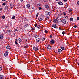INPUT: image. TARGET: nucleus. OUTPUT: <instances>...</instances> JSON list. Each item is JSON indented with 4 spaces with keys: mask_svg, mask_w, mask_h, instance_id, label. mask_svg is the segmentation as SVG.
<instances>
[{
    "mask_svg": "<svg viewBox=\"0 0 79 79\" xmlns=\"http://www.w3.org/2000/svg\"><path fill=\"white\" fill-rule=\"evenodd\" d=\"M15 18V15H13V16L11 18V19H14Z\"/></svg>",
    "mask_w": 79,
    "mask_h": 79,
    "instance_id": "23",
    "label": "nucleus"
},
{
    "mask_svg": "<svg viewBox=\"0 0 79 79\" xmlns=\"http://www.w3.org/2000/svg\"><path fill=\"white\" fill-rule=\"evenodd\" d=\"M6 5V3H4L3 4H2V5Z\"/></svg>",
    "mask_w": 79,
    "mask_h": 79,
    "instance_id": "44",
    "label": "nucleus"
},
{
    "mask_svg": "<svg viewBox=\"0 0 79 79\" xmlns=\"http://www.w3.org/2000/svg\"><path fill=\"white\" fill-rule=\"evenodd\" d=\"M7 49H10V46H7L6 47Z\"/></svg>",
    "mask_w": 79,
    "mask_h": 79,
    "instance_id": "19",
    "label": "nucleus"
},
{
    "mask_svg": "<svg viewBox=\"0 0 79 79\" xmlns=\"http://www.w3.org/2000/svg\"><path fill=\"white\" fill-rule=\"evenodd\" d=\"M38 15H39V12L37 13L36 14V18H37V17H38Z\"/></svg>",
    "mask_w": 79,
    "mask_h": 79,
    "instance_id": "31",
    "label": "nucleus"
},
{
    "mask_svg": "<svg viewBox=\"0 0 79 79\" xmlns=\"http://www.w3.org/2000/svg\"><path fill=\"white\" fill-rule=\"evenodd\" d=\"M3 78V76L2 75H0V79H2Z\"/></svg>",
    "mask_w": 79,
    "mask_h": 79,
    "instance_id": "15",
    "label": "nucleus"
},
{
    "mask_svg": "<svg viewBox=\"0 0 79 79\" xmlns=\"http://www.w3.org/2000/svg\"><path fill=\"white\" fill-rule=\"evenodd\" d=\"M3 2H4V1H5L6 0H2Z\"/></svg>",
    "mask_w": 79,
    "mask_h": 79,
    "instance_id": "59",
    "label": "nucleus"
},
{
    "mask_svg": "<svg viewBox=\"0 0 79 79\" xmlns=\"http://www.w3.org/2000/svg\"><path fill=\"white\" fill-rule=\"evenodd\" d=\"M69 12H71L72 11H73V10L71 9H70L69 10Z\"/></svg>",
    "mask_w": 79,
    "mask_h": 79,
    "instance_id": "39",
    "label": "nucleus"
},
{
    "mask_svg": "<svg viewBox=\"0 0 79 79\" xmlns=\"http://www.w3.org/2000/svg\"><path fill=\"white\" fill-rule=\"evenodd\" d=\"M37 27L38 29H40V26L38 25L37 26Z\"/></svg>",
    "mask_w": 79,
    "mask_h": 79,
    "instance_id": "22",
    "label": "nucleus"
},
{
    "mask_svg": "<svg viewBox=\"0 0 79 79\" xmlns=\"http://www.w3.org/2000/svg\"><path fill=\"white\" fill-rule=\"evenodd\" d=\"M20 2H23V0H20Z\"/></svg>",
    "mask_w": 79,
    "mask_h": 79,
    "instance_id": "58",
    "label": "nucleus"
},
{
    "mask_svg": "<svg viewBox=\"0 0 79 79\" xmlns=\"http://www.w3.org/2000/svg\"><path fill=\"white\" fill-rule=\"evenodd\" d=\"M39 37V35H35L34 37L35 38H37Z\"/></svg>",
    "mask_w": 79,
    "mask_h": 79,
    "instance_id": "20",
    "label": "nucleus"
},
{
    "mask_svg": "<svg viewBox=\"0 0 79 79\" xmlns=\"http://www.w3.org/2000/svg\"><path fill=\"white\" fill-rule=\"evenodd\" d=\"M0 39H3V36L2 35H1L0 34Z\"/></svg>",
    "mask_w": 79,
    "mask_h": 79,
    "instance_id": "10",
    "label": "nucleus"
},
{
    "mask_svg": "<svg viewBox=\"0 0 79 79\" xmlns=\"http://www.w3.org/2000/svg\"><path fill=\"white\" fill-rule=\"evenodd\" d=\"M77 3L78 4V5H79V1L77 2Z\"/></svg>",
    "mask_w": 79,
    "mask_h": 79,
    "instance_id": "51",
    "label": "nucleus"
},
{
    "mask_svg": "<svg viewBox=\"0 0 79 79\" xmlns=\"http://www.w3.org/2000/svg\"><path fill=\"white\" fill-rule=\"evenodd\" d=\"M3 68L2 67H0V71H1L2 70Z\"/></svg>",
    "mask_w": 79,
    "mask_h": 79,
    "instance_id": "41",
    "label": "nucleus"
},
{
    "mask_svg": "<svg viewBox=\"0 0 79 79\" xmlns=\"http://www.w3.org/2000/svg\"><path fill=\"white\" fill-rule=\"evenodd\" d=\"M58 17H57L56 19L57 20H58Z\"/></svg>",
    "mask_w": 79,
    "mask_h": 79,
    "instance_id": "50",
    "label": "nucleus"
},
{
    "mask_svg": "<svg viewBox=\"0 0 79 79\" xmlns=\"http://www.w3.org/2000/svg\"><path fill=\"white\" fill-rule=\"evenodd\" d=\"M25 21H28V19L25 18L24 19Z\"/></svg>",
    "mask_w": 79,
    "mask_h": 79,
    "instance_id": "26",
    "label": "nucleus"
},
{
    "mask_svg": "<svg viewBox=\"0 0 79 79\" xmlns=\"http://www.w3.org/2000/svg\"><path fill=\"white\" fill-rule=\"evenodd\" d=\"M42 40L44 41L45 40V38H42L41 39Z\"/></svg>",
    "mask_w": 79,
    "mask_h": 79,
    "instance_id": "21",
    "label": "nucleus"
},
{
    "mask_svg": "<svg viewBox=\"0 0 79 79\" xmlns=\"http://www.w3.org/2000/svg\"><path fill=\"white\" fill-rule=\"evenodd\" d=\"M47 48L48 50H51V49H52V48H51V47L50 45L48 46Z\"/></svg>",
    "mask_w": 79,
    "mask_h": 79,
    "instance_id": "8",
    "label": "nucleus"
},
{
    "mask_svg": "<svg viewBox=\"0 0 79 79\" xmlns=\"http://www.w3.org/2000/svg\"><path fill=\"white\" fill-rule=\"evenodd\" d=\"M38 20H39V21H42V20H43V19L40 17H39L38 18Z\"/></svg>",
    "mask_w": 79,
    "mask_h": 79,
    "instance_id": "11",
    "label": "nucleus"
},
{
    "mask_svg": "<svg viewBox=\"0 0 79 79\" xmlns=\"http://www.w3.org/2000/svg\"><path fill=\"white\" fill-rule=\"evenodd\" d=\"M59 30H61V28L60 27H59Z\"/></svg>",
    "mask_w": 79,
    "mask_h": 79,
    "instance_id": "53",
    "label": "nucleus"
},
{
    "mask_svg": "<svg viewBox=\"0 0 79 79\" xmlns=\"http://www.w3.org/2000/svg\"><path fill=\"white\" fill-rule=\"evenodd\" d=\"M49 37H50V38H52V35H49Z\"/></svg>",
    "mask_w": 79,
    "mask_h": 79,
    "instance_id": "52",
    "label": "nucleus"
},
{
    "mask_svg": "<svg viewBox=\"0 0 79 79\" xmlns=\"http://www.w3.org/2000/svg\"><path fill=\"white\" fill-rule=\"evenodd\" d=\"M74 27L75 28H76L77 27V26H76V25H74Z\"/></svg>",
    "mask_w": 79,
    "mask_h": 79,
    "instance_id": "45",
    "label": "nucleus"
},
{
    "mask_svg": "<svg viewBox=\"0 0 79 79\" xmlns=\"http://www.w3.org/2000/svg\"><path fill=\"white\" fill-rule=\"evenodd\" d=\"M77 20H79V17H78L77 18Z\"/></svg>",
    "mask_w": 79,
    "mask_h": 79,
    "instance_id": "47",
    "label": "nucleus"
},
{
    "mask_svg": "<svg viewBox=\"0 0 79 79\" xmlns=\"http://www.w3.org/2000/svg\"><path fill=\"white\" fill-rule=\"evenodd\" d=\"M28 48V45H26L24 46V48Z\"/></svg>",
    "mask_w": 79,
    "mask_h": 79,
    "instance_id": "29",
    "label": "nucleus"
},
{
    "mask_svg": "<svg viewBox=\"0 0 79 79\" xmlns=\"http://www.w3.org/2000/svg\"><path fill=\"white\" fill-rule=\"evenodd\" d=\"M12 6H13V4L12 3H11L10 4V7H11Z\"/></svg>",
    "mask_w": 79,
    "mask_h": 79,
    "instance_id": "32",
    "label": "nucleus"
},
{
    "mask_svg": "<svg viewBox=\"0 0 79 79\" xmlns=\"http://www.w3.org/2000/svg\"><path fill=\"white\" fill-rule=\"evenodd\" d=\"M58 4H59V5H62L63 4V2H58Z\"/></svg>",
    "mask_w": 79,
    "mask_h": 79,
    "instance_id": "12",
    "label": "nucleus"
},
{
    "mask_svg": "<svg viewBox=\"0 0 79 79\" xmlns=\"http://www.w3.org/2000/svg\"><path fill=\"white\" fill-rule=\"evenodd\" d=\"M62 34H63V35L65 34V32H64V31H63L62 32Z\"/></svg>",
    "mask_w": 79,
    "mask_h": 79,
    "instance_id": "34",
    "label": "nucleus"
},
{
    "mask_svg": "<svg viewBox=\"0 0 79 79\" xmlns=\"http://www.w3.org/2000/svg\"><path fill=\"white\" fill-rule=\"evenodd\" d=\"M3 10V8H1L0 9V11H2Z\"/></svg>",
    "mask_w": 79,
    "mask_h": 79,
    "instance_id": "48",
    "label": "nucleus"
},
{
    "mask_svg": "<svg viewBox=\"0 0 79 79\" xmlns=\"http://www.w3.org/2000/svg\"><path fill=\"white\" fill-rule=\"evenodd\" d=\"M56 0V1H58V0Z\"/></svg>",
    "mask_w": 79,
    "mask_h": 79,
    "instance_id": "61",
    "label": "nucleus"
},
{
    "mask_svg": "<svg viewBox=\"0 0 79 79\" xmlns=\"http://www.w3.org/2000/svg\"><path fill=\"white\" fill-rule=\"evenodd\" d=\"M37 26V24H35L34 26H35V27H36Z\"/></svg>",
    "mask_w": 79,
    "mask_h": 79,
    "instance_id": "43",
    "label": "nucleus"
},
{
    "mask_svg": "<svg viewBox=\"0 0 79 79\" xmlns=\"http://www.w3.org/2000/svg\"><path fill=\"white\" fill-rule=\"evenodd\" d=\"M31 1H32V0H31Z\"/></svg>",
    "mask_w": 79,
    "mask_h": 79,
    "instance_id": "64",
    "label": "nucleus"
},
{
    "mask_svg": "<svg viewBox=\"0 0 79 79\" xmlns=\"http://www.w3.org/2000/svg\"><path fill=\"white\" fill-rule=\"evenodd\" d=\"M15 44H16L17 45H18V41H15Z\"/></svg>",
    "mask_w": 79,
    "mask_h": 79,
    "instance_id": "33",
    "label": "nucleus"
},
{
    "mask_svg": "<svg viewBox=\"0 0 79 79\" xmlns=\"http://www.w3.org/2000/svg\"><path fill=\"white\" fill-rule=\"evenodd\" d=\"M63 15H66V13L65 12H63Z\"/></svg>",
    "mask_w": 79,
    "mask_h": 79,
    "instance_id": "42",
    "label": "nucleus"
},
{
    "mask_svg": "<svg viewBox=\"0 0 79 79\" xmlns=\"http://www.w3.org/2000/svg\"><path fill=\"white\" fill-rule=\"evenodd\" d=\"M39 10H42V8L40 7L39 8Z\"/></svg>",
    "mask_w": 79,
    "mask_h": 79,
    "instance_id": "37",
    "label": "nucleus"
},
{
    "mask_svg": "<svg viewBox=\"0 0 79 79\" xmlns=\"http://www.w3.org/2000/svg\"><path fill=\"white\" fill-rule=\"evenodd\" d=\"M50 44H54V43H55V41L53 40H52L51 41H50Z\"/></svg>",
    "mask_w": 79,
    "mask_h": 79,
    "instance_id": "6",
    "label": "nucleus"
},
{
    "mask_svg": "<svg viewBox=\"0 0 79 79\" xmlns=\"http://www.w3.org/2000/svg\"><path fill=\"white\" fill-rule=\"evenodd\" d=\"M64 2H67V0H63Z\"/></svg>",
    "mask_w": 79,
    "mask_h": 79,
    "instance_id": "57",
    "label": "nucleus"
},
{
    "mask_svg": "<svg viewBox=\"0 0 79 79\" xmlns=\"http://www.w3.org/2000/svg\"><path fill=\"white\" fill-rule=\"evenodd\" d=\"M61 30H62V31H63V29H61Z\"/></svg>",
    "mask_w": 79,
    "mask_h": 79,
    "instance_id": "62",
    "label": "nucleus"
},
{
    "mask_svg": "<svg viewBox=\"0 0 79 79\" xmlns=\"http://www.w3.org/2000/svg\"><path fill=\"white\" fill-rule=\"evenodd\" d=\"M8 6H6L5 7H4L5 10H8Z\"/></svg>",
    "mask_w": 79,
    "mask_h": 79,
    "instance_id": "14",
    "label": "nucleus"
},
{
    "mask_svg": "<svg viewBox=\"0 0 79 79\" xmlns=\"http://www.w3.org/2000/svg\"><path fill=\"white\" fill-rule=\"evenodd\" d=\"M7 31L8 32V33H10V30H7Z\"/></svg>",
    "mask_w": 79,
    "mask_h": 79,
    "instance_id": "36",
    "label": "nucleus"
},
{
    "mask_svg": "<svg viewBox=\"0 0 79 79\" xmlns=\"http://www.w3.org/2000/svg\"><path fill=\"white\" fill-rule=\"evenodd\" d=\"M58 51L59 53H61V52H62V50L61 49H58Z\"/></svg>",
    "mask_w": 79,
    "mask_h": 79,
    "instance_id": "16",
    "label": "nucleus"
},
{
    "mask_svg": "<svg viewBox=\"0 0 79 79\" xmlns=\"http://www.w3.org/2000/svg\"><path fill=\"white\" fill-rule=\"evenodd\" d=\"M73 18H70V21H73Z\"/></svg>",
    "mask_w": 79,
    "mask_h": 79,
    "instance_id": "25",
    "label": "nucleus"
},
{
    "mask_svg": "<svg viewBox=\"0 0 79 79\" xmlns=\"http://www.w3.org/2000/svg\"><path fill=\"white\" fill-rule=\"evenodd\" d=\"M10 7H11V9H12V8H13V6H12Z\"/></svg>",
    "mask_w": 79,
    "mask_h": 79,
    "instance_id": "55",
    "label": "nucleus"
},
{
    "mask_svg": "<svg viewBox=\"0 0 79 79\" xmlns=\"http://www.w3.org/2000/svg\"><path fill=\"white\" fill-rule=\"evenodd\" d=\"M61 49L64 50V47H61Z\"/></svg>",
    "mask_w": 79,
    "mask_h": 79,
    "instance_id": "28",
    "label": "nucleus"
},
{
    "mask_svg": "<svg viewBox=\"0 0 79 79\" xmlns=\"http://www.w3.org/2000/svg\"><path fill=\"white\" fill-rule=\"evenodd\" d=\"M65 5L66 6H67V5H68V4H67V3H66L65 4Z\"/></svg>",
    "mask_w": 79,
    "mask_h": 79,
    "instance_id": "54",
    "label": "nucleus"
},
{
    "mask_svg": "<svg viewBox=\"0 0 79 79\" xmlns=\"http://www.w3.org/2000/svg\"><path fill=\"white\" fill-rule=\"evenodd\" d=\"M62 22L63 24H66V19H63L62 21Z\"/></svg>",
    "mask_w": 79,
    "mask_h": 79,
    "instance_id": "1",
    "label": "nucleus"
},
{
    "mask_svg": "<svg viewBox=\"0 0 79 79\" xmlns=\"http://www.w3.org/2000/svg\"><path fill=\"white\" fill-rule=\"evenodd\" d=\"M15 41H16V42H17V41H18V40L17 39H15Z\"/></svg>",
    "mask_w": 79,
    "mask_h": 79,
    "instance_id": "56",
    "label": "nucleus"
},
{
    "mask_svg": "<svg viewBox=\"0 0 79 79\" xmlns=\"http://www.w3.org/2000/svg\"><path fill=\"white\" fill-rule=\"evenodd\" d=\"M78 47L79 48V46H78Z\"/></svg>",
    "mask_w": 79,
    "mask_h": 79,
    "instance_id": "63",
    "label": "nucleus"
},
{
    "mask_svg": "<svg viewBox=\"0 0 79 79\" xmlns=\"http://www.w3.org/2000/svg\"><path fill=\"white\" fill-rule=\"evenodd\" d=\"M26 41L27 42V40H26Z\"/></svg>",
    "mask_w": 79,
    "mask_h": 79,
    "instance_id": "60",
    "label": "nucleus"
},
{
    "mask_svg": "<svg viewBox=\"0 0 79 79\" xmlns=\"http://www.w3.org/2000/svg\"><path fill=\"white\" fill-rule=\"evenodd\" d=\"M37 6H40V4H37Z\"/></svg>",
    "mask_w": 79,
    "mask_h": 79,
    "instance_id": "40",
    "label": "nucleus"
},
{
    "mask_svg": "<svg viewBox=\"0 0 79 79\" xmlns=\"http://www.w3.org/2000/svg\"><path fill=\"white\" fill-rule=\"evenodd\" d=\"M18 40H19V42H21V41H22L21 39L20 38H19L18 39Z\"/></svg>",
    "mask_w": 79,
    "mask_h": 79,
    "instance_id": "27",
    "label": "nucleus"
},
{
    "mask_svg": "<svg viewBox=\"0 0 79 79\" xmlns=\"http://www.w3.org/2000/svg\"><path fill=\"white\" fill-rule=\"evenodd\" d=\"M38 49L39 48H38V47H37L35 46L34 47H33V50L35 51H37V50H38Z\"/></svg>",
    "mask_w": 79,
    "mask_h": 79,
    "instance_id": "2",
    "label": "nucleus"
},
{
    "mask_svg": "<svg viewBox=\"0 0 79 79\" xmlns=\"http://www.w3.org/2000/svg\"><path fill=\"white\" fill-rule=\"evenodd\" d=\"M44 6L46 8H47V9H48L49 8V6H48V5H46Z\"/></svg>",
    "mask_w": 79,
    "mask_h": 79,
    "instance_id": "9",
    "label": "nucleus"
},
{
    "mask_svg": "<svg viewBox=\"0 0 79 79\" xmlns=\"http://www.w3.org/2000/svg\"><path fill=\"white\" fill-rule=\"evenodd\" d=\"M46 15H50V12H48V11H46L45 12V13Z\"/></svg>",
    "mask_w": 79,
    "mask_h": 79,
    "instance_id": "7",
    "label": "nucleus"
},
{
    "mask_svg": "<svg viewBox=\"0 0 79 79\" xmlns=\"http://www.w3.org/2000/svg\"><path fill=\"white\" fill-rule=\"evenodd\" d=\"M62 22V20H61L60 19H59L57 20V23H61Z\"/></svg>",
    "mask_w": 79,
    "mask_h": 79,
    "instance_id": "5",
    "label": "nucleus"
},
{
    "mask_svg": "<svg viewBox=\"0 0 79 79\" xmlns=\"http://www.w3.org/2000/svg\"><path fill=\"white\" fill-rule=\"evenodd\" d=\"M32 31H34V28H32L31 29Z\"/></svg>",
    "mask_w": 79,
    "mask_h": 79,
    "instance_id": "49",
    "label": "nucleus"
},
{
    "mask_svg": "<svg viewBox=\"0 0 79 79\" xmlns=\"http://www.w3.org/2000/svg\"><path fill=\"white\" fill-rule=\"evenodd\" d=\"M54 23H56V21H57V20H56V19H54Z\"/></svg>",
    "mask_w": 79,
    "mask_h": 79,
    "instance_id": "24",
    "label": "nucleus"
},
{
    "mask_svg": "<svg viewBox=\"0 0 79 79\" xmlns=\"http://www.w3.org/2000/svg\"><path fill=\"white\" fill-rule=\"evenodd\" d=\"M44 32L46 34H47V32H48V31H47V30H45L44 31Z\"/></svg>",
    "mask_w": 79,
    "mask_h": 79,
    "instance_id": "35",
    "label": "nucleus"
},
{
    "mask_svg": "<svg viewBox=\"0 0 79 79\" xmlns=\"http://www.w3.org/2000/svg\"><path fill=\"white\" fill-rule=\"evenodd\" d=\"M27 26H29V25H28V24H26L25 26L24 27L25 28H26V27H27Z\"/></svg>",
    "mask_w": 79,
    "mask_h": 79,
    "instance_id": "30",
    "label": "nucleus"
},
{
    "mask_svg": "<svg viewBox=\"0 0 79 79\" xmlns=\"http://www.w3.org/2000/svg\"><path fill=\"white\" fill-rule=\"evenodd\" d=\"M16 31H17V32H19V31L17 29H15Z\"/></svg>",
    "mask_w": 79,
    "mask_h": 79,
    "instance_id": "46",
    "label": "nucleus"
},
{
    "mask_svg": "<svg viewBox=\"0 0 79 79\" xmlns=\"http://www.w3.org/2000/svg\"><path fill=\"white\" fill-rule=\"evenodd\" d=\"M53 27H54L55 29H58V27H56V25L55 24H53L52 26Z\"/></svg>",
    "mask_w": 79,
    "mask_h": 79,
    "instance_id": "3",
    "label": "nucleus"
},
{
    "mask_svg": "<svg viewBox=\"0 0 79 79\" xmlns=\"http://www.w3.org/2000/svg\"><path fill=\"white\" fill-rule=\"evenodd\" d=\"M8 51H6L4 53V56H8Z\"/></svg>",
    "mask_w": 79,
    "mask_h": 79,
    "instance_id": "4",
    "label": "nucleus"
},
{
    "mask_svg": "<svg viewBox=\"0 0 79 79\" xmlns=\"http://www.w3.org/2000/svg\"><path fill=\"white\" fill-rule=\"evenodd\" d=\"M36 42H40V38H38L36 40Z\"/></svg>",
    "mask_w": 79,
    "mask_h": 79,
    "instance_id": "13",
    "label": "nucleus"
},
{
    "mask_svg": "<svg viewBox=\"0 0 79 79\" xmlns=\"http://www.w3.org/2000/svg\"><path fill=\"white\" fill-rule=\"evenodd\" d=\"M68 18V16H65L64 17V19H67Z\"/></svg>",
    "mask_w": 79,
    "mask_h": 79,
    "instance_id": "18",
    "label": "nucleus"
},
{
    "mask_svg": "<svg viewBox=\"0 0 79 79\" xmlns=\"http://www.w3.org/2000/svg\"><path fill=\"white\" fill-rule=\"evenodd\" d=\"M30 6H31V5H30L29 4H27L26 5L27 7L28 8H29L30 7Z\"/></svg>",
    "mask_w": 79,
    "mask_h": 79,
    "instance_id": "17",
    "label": "nucleus"
},
{
    "mask_svg": "<svg viewBox=\"0 0 79 79\" xmlns=\"http://www.w3.org/2000/svg\"><path fill=\"white\" fill-rule=\"evenodd\" d=\"M2 18L3 19H5V15H3L2 16Z\"/></svg>",
    "mask_w": 79,
    "mask_h": 79,
    "instance_id": "38",
    "label": "nucleus"
}]
</instances>
